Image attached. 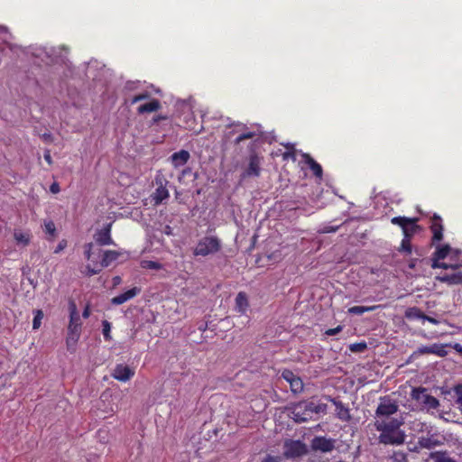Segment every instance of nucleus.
<instances>
[{
	"mask_svg": "<svg viewBox=\"0 0 462 462\" xmlns=\"http://www.w3.org/2000/svg\"><path fill=\"white\" fill-rule=\"evenodd\" d=\"M402 418L375 419L374 426L380 432L378 440L383 445H402L405 441V433L401 430Z\"/></svg>",
	"mask_w": 462,
	"mask_h": 462,
	"instance_id": "obj_1",
	"label": "nucleus"
},
{
	"mask_svg": "<svg viewBox=\"0 0 462 462\" xmlns=\"http://www.w3.org/2000/svg\"><path fill=\"white\" fill-rule=\"evenodd\" d=\"M221 240L213 236H207L201 238L193 250L195 256H208L217 254L221 250Z\"/></svg>",
	"mask_w": 462,
	"mask_h": 462,
	"instance_id": "obj_2",
	"label": "nucleus"
},
{
	"mask_svg": "<svg viewBox=\"0 0 462 462\" xmlns=\"http://www.w3.org/2000/svg\"><path fill=\"white\" fill-rule=\"evenodd\" d=\"M411 397L418 404L427 410L437 409L439 406V402L437 398L430 395L425 387L413 388L411 393Z\"/></svg>",
	"mask_w": 462,
	"mask_h": 462,
	"instance_id": "obj_3",
	"label": "nucleus"
},
{
	"mask_svg": "<svg viewBox=\"0 0 462 462\" xmlns=\"http://www.w3.org/2000/svg\"><path fill=\"white\" fill-rule=\"evenodd\" d=\"M399 406L396 401L389 396L380 398V402L375 410V419L392 418L398 411Z\"/></svg>",
	"mask_w": 462,
	"mask_h": 462,
	"instance_id": "obj_4",
	"label": "nucleus"
},
{
	"mask_svg": "<svg viewBox=\"0 0 462 462\" xmlns=\"http://www.w3.org/2000/svg\"><path fill=\"white\" fill-rule=\"evenodd\" d=\"M248 164L241 174L243 179L245 178H257L261 174V164L263 157L256 152L252 151L248 156Z\"/></svg>",
	"mask_w": 462,
	"mask_h": 462,
	"instance_id": "obj_5",
	"label": "nucleus"
},
{
	"mask_svg": "<svg viewBox=\"0 0 462 462\" xmlns=\"http://www.w3.org/2000/svg\"><path fill=\"white\" fill-rule=\"evenodd\" d=\"M293 419L296 422L308 421L312 418L314 413L313 400L300 402L295 405L293 411Z\"/></svg>",
	"mask_w": 462,
	"mask_h": 462,
	"instance_id": "obj_6",
	"label": "nucleus"
},
{
	"mask_svg": "<svg viewBox=\"0 0 462 462\" xmlns=\"http://www.w3.org/2000/svg\"><path fill=\"white\" fill-rule=\"evenodd\" d=\"M155 183L157 188L154 192L152 194V200L155 206H158L162 203L163 200L167 199L170 197L169 190L167 189V185L169 181L166 178L158 174L155 177Z\"/></svg>",
	"mask_w": 462,
	"mask_h": 462,
	"instance_id": "obj_7",
	"label": "nucleus"
},
{
	"mask_svg": "<svg viewBox=\"0 0 462 462\" xmlns=\"http://www.w3.org/2000/svg\"><path fill=\"white\" fill-rule=\"evenodd\" d=\"M308 449L305 443L300 440H287L284 443V456L287 458H296L307 454Z\"/></svg>",
	"mask_w": 462,
	"mask_h": 462,
	"instance_id": "obj_8",
	"label": "nucleus"
},
{
	"mask_svg": "<svg viewBox=\"0 0 462 462\" xmlns=\"http://www.w3.org/2000/svg\"><path fill=\"white\" fill-rule=\"evenodd\" d=\"M69 322L68 332L80 334L82 323L80 321L79 313L77 305L73 300L69 301Z\"/></svg>",
	"mask_w": 462,
	"mask_h": 462,
	"instance_id": "obj_9",
	"label": "nucleus"
},
{
	"mask_svg": "<svg viewBox=\"0 0 462 462\" xmlns=\"http://www.w3.org/2000/svg\"><path fill=\"white\" fill-rule=\"evenodd\" d=\"M310 447L314 451L330 452L335 448V440L323 436H317L312 439Z\"/></svg>",
	"mask_w": 462,
	"mask_h": 462,
	"instance_id": "obj_10",
	"label": "nucleus"
},
{
	"mask_svg": "<svg viewBox=\"0 0 462 462\" xmlns=\"http://www.w3.org/2000/svg\"><path fill=\"white\" fill-rule=\"evenodd\" d=\"M324 398L335 405L337 417L340 420L345 422L350 421L351 415L349 408L347 406H346L341 401L336 398H332L329 395H326Z\"/></svg>",
	"mask_w": 462,
	"mask_h": 462,
	"instance_id": "obj_11",
	"label": "nucleus"
},
{
	"mask_svg": "<svg viewBox=\"0 0 462 462\" xmlns=\"http://www.w3.org/2000/svg\"><path fill=\"white\" fill-rule=\"evenodd\" d=\"M430 231L432 232V244L440 242L443 239L442 218L438 214H434L430 218Z\"/></svg>",
	"mask_w": 462,
	"mask_h": 462,
	"instance_id": "obj_12",
	"label": "nucleus"
},
{
	"mask_svg": "<svg viewBox=\"0 0 462 462\" xmlns=\"http://www.w3.org/2000/svg\"><path fill=\"white\" fill-rule=\"evenodd\" d=\"M111 228L112 223H108L102 229L96 232L94 239L97 245H110L115 244L111 237Z\"/></svg>",
	"mask_w": 462,
	"mask_h": 462,
	"instance_id": "obj_13",
	"label": "nucleus"
},
{
	"mask_svg": "<svg viewBox=\"0 0 462 462\" xmlns=\"http://www.w3.org/2000/svg\"><path fill=\"white\" fill-rule=\"evenodd\" d=\"M134 375V370L128 365L119 364L116 365L112 376L120 382H127Z\"/></svg>",
	"mask_w": 462,
	"mask_h": 462,
	"instance_id": "obj_14",
	"label": "nucleus"
},
{
	"mask_svg": "<svg viewBox=\"0 0 462 462\" xmlns=\"http://www.w3.org/2000/svg\"><path fill=\"white\" fill-rule=\"evenodd\" d=\"M139 292H140V289H138L137 287H134V288L125 291L124 293H121V294L112 298L111 302L114 305H121V304L126 302L127 300L133 299L134 297H135Z\"/></svg>",
	"mask_w": 462,
	"mask_h": 462,
	"instance_id": "obj_15",
	"label": "nucleus"
},
{
	"mask_svg": "<svg viewBox=\"0 0 462 462\" xmlns=\"http://www.w3.org/2000/svg\"><path fill=\"white\" fill-rule=\"evenodd\" d=\"M190 158L189 152L186 150H180L171 154V161L175 168L185 165Z\"/></svg>",
	"mask_w": 462,
	"mask_h": 462,
	"instance_id": "obj_16",
	"label": "nucleus"
},
{
	"mask_svg": "<svg viewBox=\"0 0 462 462\" xmlns=\"http://www.w3.org/2000/svg\"><path fill=\"white\" fill-rule=\"evenodd\" d=\"M302 158L304 162L310 167L312 171L313 174L319 178L322 179L323 170L319 163H318L309 153H303Z\"/></svg>",
	"mask_w": 462,
	"mask_h": 462,
	"instance_id": "obj_17",
	"label": "nucleus"
},
{
	"mask_svg": "<svg viewBox=\"0 0 462 462\" xmlns=\"http://www.w3.org/2000/svg\"><path fill=\"white\" fill-rule=\"evenodd\" d=\"M442 442L439 440L435 435L421 436L418 439V445L421 448L431 449L437 446H440Z\"/></svg>",
	"mask_w": 462,
	"mask_h": 462,
	"instance_id": "obj_18",
	"label": "nucleus"
},
{
	"mask_svg": "<svg viewBox=\"0 0 462 462\" xmlns=\"http://www.w3.org/2000/svg\"><path fill=\"white\" fill-rule=\"evenodd\" d=\"M249 307L248 298L245 292L240 291L236 297V310L245 314Z\"/></svg>",
	"mask_w": 462,
	"mask_h": 462,
	"instance_id": "obj_19",
	"label": "nucleus"
},
{
	"mask_svg": "<svg viewBox=\"0 0 462 462\" xmlns=\"http://www.w3.org/2000/svg\"><path fill=\"white\" fill-rule=\"evenodd\" d=\"M161 108V103L158 99L153 98L150 102L138 106L137 113L140 115L145 113L156 112Z\"/></svg>",
	"mask_w": 462,
	"mask_h": 462,
	"instance_id": "obj_20",
	"label": "nucleus"
},
{
	"mask_svg": "<svg viewBox=\"0 0 462 462\" xmlns=\"http://www.w3.org/2000/svg\"><path fill=\"white\" fill-rule=\"evenodd\" d=\"M121 254V252L116 250L105 251L100 263L101 267H108L113 262L116 261Z\"/></svg>",
	"mask_w": 462,
	"mask_h": 462,
	"instance_id": "obj_21",
	"label": "nucleus"
},
{
	"mask_svg": "<svg viewBox=\"0 0 462 462\" xmlns=\"http://www.w3.org/2000/svg\"><path fill=\"white\" fill-rule=\"evenodd\" d=\"M419 221L418 217H393L391 219V223L393 225L398 226L402 228V231H404V228H407L411 222Z\"/></svg>",
	"mask_w": 462,
	"mask_h": 462,
	"instance_id": "obj_22",
	"label": "nucleus"
},
{
	"mask_svg": "<svg viewBox=\"0 0 462 462\" xmlns=\"http://www.w3.org/2000/svg\"><path fill=\"white\" fill-rule=\"evenodd\" d=\"M437 280L441 282L448 283V284H461L462 283V273H457L453 274H444L442 276H438Z\"/></svg>",
	"mask_w": 462,
	"mask_h": 462,
	"instance_id": "obj_23",
	"label": "nucleus"
},
{
	"mask_svg": "<svg viewBox=\"0 0 462 462\" xmlns=\"http://www.w3.org/2000/svg\"><path fill=\"white\" fill-rule=\"evenodd\" d=\"M237 125L238 126H242V128L245 129V131L242 132L241 134H239L236 137V139L234 141V143L236 144H239L241 142H243L245 140H247V139H253V138H254L257 135L256 132L248 130L246 128L245 125L238 124Z\"/></svg>",
	"mask_w": 462,
	"mask_h": 462,
	"instance_id": "obj_24",
	"label": "nucleus"
},
{
	"mask_svg": "<svg viewBox=\"0 0 462 462\" xmlns=\"http://www.w3.org/2000/svg\"><path fill=\"white\" fill-rule=\"evenodd\" d=\"M379 306H353L347 310V312L352 315H362L365 312H371L378 309Z\"/></svg>",
	"mask_w": 462,
	"mask_h": 462,
	"instance_id": "obj_25",
	"label": "nucleus"
},
{
	"mask_svg": "<svg viewBox=\"0 0 462 462\" xmlns=\"http://www.w3.org/2000/svg\"><path fill=\"white\" fill-rule=\"evenodd\" d=\"M405 318L410 320L422 319L425 314L418 307H410L405 310Z\"/></svg>",
	"mask_w": 462,
	"mask_h": 462,
	"instance_id": "obj_26",
	"label": "nucleus"
},
{
	"mask_svg": "<svg viewBox=\"0 0 462 462\" xmlns=\"http://www.w3.org/2000/svg\"><path fill=\"white\" fill-rule=\"evenodd\" d=\"M80 334L68 332L66 337L67 349L70 353L75 352L76 345L79 339Z\"/></svg>",
	"mask_w": 462,
	"mask_h": 462,
	"instance_id": "obj_27",
	"label": "nucleus"
},
{
	"mask_svg": "<svg viewBox=\"0 0 462 462\" xmlns=\"http://www.w3.org/2000/svg\"><path fill=\"white\" fill-rule=\"evenodd\" d=\"M450 251L451 247L449 246V245H439L433 253L432 258H436V260H443L448 255Z\"/></svg>",
	"mask_w": 462,
	"mask_h": 462,
	"instance_id": "obj_28",
	"label": "nucleus"
},
{
	"mask_svg": "<svg viewBox=\"0 0 462 462\" xmlns=\"http://www.w3.org/2000/svg\"><path fill=\"white\" fill-rule=\"evenodd\" d=\"M417 223L418 221L411 222L407 228H404L403 238L411 240L414 235L420 231V226Z\"/></svg>",
	"mask_w": 462,
	"mask_h": 462,
	"instance_id": "obj_29",
	"label": "nucleus"
},
{
	"mask_svg": "<svg viewBox=\"0 0 462 462\" xmlns=\"http://www.w3.org/2000/svg\"><path fill=\"white\" fill-rule=\"evenodd\" d=\"M14 238L17 244H22L23 245H28L31 241V236L28 232L23 233L17 230L14 233Z\"/></svg>",
	"mask_w": 462,
	"mask_h": 462,
	"instance_id": "obj_30",
	"label": "nucleus"
},
{
	"mask_svg": "<svg viewBox=\"0 0 462 462\" xmlns=\"http://www.w3.org/2000/svg\"><path fill=\"white\" fill-rule=\"evenodd\" d=\"M430 457L434 460V462H456L452 457L448 456L446 452L431 453Z\"/></svg>",
	"mask_w": 462,
	"mask_h": 462,
	"instance_id": "obj_31",
	"label": "nucleus"
},
{
	"mask_svg": "<svg viewBox=\"0 0 462 462\" xmlns=\"http://www.w3.org/2000/svg\"><path fill=\"white\" fill-rule=\"evenodd\" d=\"M431 260H432L431 267L433 269L441 268V269L448 270V269H457L459 266H462V263L461 264H448L446 263H441L440 260H436V258H431Z\"/></svg>",
	"mask_w": 462,
	"mask_h": 462,
	"instance_id": "obj_32",
	"label": "nucleus"
},
{
	"mask_svg": "<svg viewBox=\"0 0 462 462\" xmlns=\"http://www.w3.org/2000/svg\"><path fill=\"white\" fill-rule=\"evenodd\" d=\"M290 383V387L292 393H300L303 391L304 384L300 377L296 376Z\"/></svg>",
	"mask_w": 462,
	"mask_h": 462,
	"instance_id": "obj_33",
	"label": "nucleus"
},
{
	"mask_svg": "<svg viewBox=\"0 0 462 462\" xmlns=\"http://www.w3.org/2000/svg\"><path fill=\"white\" fill-rule=\"evenodd\" d=\"M447 346L448 345H442V344H432V354L438 356H440V357H444L448 355V351H447Z\"/></svg>",
	"mask_w": 462,
	"mask_h": 462,
	"instance_id": "obj_34",
	"label": "nucleus"
},
{
	"mask_svg": "<svg viewBox=\"0 0 462 462\" xmlns=\"http://www.w3.org/2000/svg\"><path fill=\"white\" fill-rule=\"evenodd\" d=\"M411 251H412L411 240L402 238L400 247H399V252L405 253L406 254H411Z\"/></svg>",
	"mask_w": 462,
	"mask_h": 462,
	"instance_id": "obj_35",
	"label": "nucleus"
},
{
	"mask_svg": "<svg viewBox=\"0 0 462 462\" xmlns=\"http://www.w3.org/2000/svg\"><path fill=\"white\" fill-rule=\"evenodd\" d=\"M390 460L391 462H408L407 454L403 451H394Z\"/></svg>",
	"mask_w": 462,
	"mask_h": 462,
	"instance_id": "obj_36",
	"label": "nucleus"
},
{
	"mask_svg": "<svg viewBox=\"0 0 462 462\" xmlns=\"http://www.w3.org/2000/svg\"><path fill=\"white\" fill-rule=\"evenodd\" d=\"M287 151L282 153V159L284 161L291 160L292 162L296 161V152L293 145H287Z\"/></svg>",
	"mask_w": 462,
	"mask_h": 462,
	"instance_id": "obj_37",
	"label": "nucleus"
},
{
	"mask_svg": "<svg viewBox=\"0 0 462 462\" xmlns=\"http://www.w3.org/2000/svg\"><path fill=\"white\" fill-rule=\"evenodd\" d=\"M43 319V312L42 310H34V317L32 320V328L38 329L42 325V320Z\"/></svg>",
	"mask_w": 462,
	"mask_h": 462,
	"instance_id": "obj_38",
	"label": "nucleus"
},
{
	"mask_svg": "<svg viewBox=\"0 0 462 462\" xmlns=\"http://www.w3.org/2000/svg\"><path fill=\"white\" fill-rule=\"evenodd\" d=\"M44 230L45 233L51 236L52 239L56 235V226L53 221H45L44 222Z\"/></svg>",
	"mask_w": 462,
	"mask_h": 462,
	"instance_id": "obj_39",
	"label": "nucleus"
},
{
	"mask_svg": "<svg viewBox=\"0 0 462 462\" xmlns=\"http://www.w3.org/2000/svg\"><path fill=\"white\" fill-rule=\"evenodd\" d=\"M367 348V345L365 342H357L351 344L349 346L350 351L354 353H362Z\"/></svg>",
	"mask_w": 462,
	"mask_h": 462,
	"instance_id": "obj_40",
	"label": "nucleus"
},
{
	"mask_svg": "<svg viewBox=\"0 0 462 462\" xmlns=\"http://www.w3.org/2000/svg\"><path fill=\"white\" fill-rule=\"evenodd\" d=\"M313 409H314L315 414H320V413L325 414V413H327V411H328V405L326 403H323L320 402H315L313 401Z\"/></svg>",
	"mask_w": 462,
	"mask_h": 462,
	"instance_id": "obj_41",
	"label": "nucleus"
},
{
	"mask_svg": "<svg viewBox=\"0 0 462 462\" xmlns=\"http://www.w3.org/2000/svg\"><path fill=\"white\" fill-rule=\"evenodd\" d=\"M150 97H151L150 93L145 91V92H143V93L134 96L132 97V99L130 100V103H131V105H134L139 101L146 100V99L150 98Z\"/></svg>",
	"mask_w": 462,
	"mask_h": 462,
	"instance_id": "obj_42",
	"label": "nucleus"
},
{
	"mask_svg": "<svg viewBox=\"0 0 462 462\" xmlns=\"http://www.w3.org/2000/svg\"><path fill=\"white\" fill-rule=\"evenodd\" d=\"M102 327H103V336H104L105 339L110 340L111 339V336H110L111 324H110V322H108L107 320H104L102 322Z\"/></svg>",
	"mask_w": 462,
	"mask_h": 462,
	"instance_id": "obj_43",
	"label": "nucleus"
},
{
	"mask_svg": "<svg viewBox=\"0 0 462 462\" xmlns=\"http://www.w3.org/2000/svg\"><path fill=\"white\" fill-rule=\"evenodd\" d=\"M143 268L151 269V270H160L162 269V264L155 261H145L143 265Z\"/></svg>",
	"mask_w": 462,
	"mask_h": 462,
	"instance_id": "obj_44",
	"label": "nucleus"
},
{
	"mask_svg": "<svg viewBox=\"0 0 462 462\" xmlns=\"http://www.w3.org/2000/svg\"><path fill=\"white\" fill-rule=\"evenodd\" d=\"M297 375L289 369H284L282 372V377L287 381L288 383H291Z\"/></svg>",
	"mask_w": 462,
	"mask_h": 462,
	"instance_id": "obj_45",
	"label": "nucleus"
},
{
	"mask_svg": "<svg viewBox=\"0 0 462 462\" xmlns=\"http://www.w3.org/2000/svg\"><path fill=\"white\" fill-rule=\"evenodd\" d=\"M93 246V243H88L84 245V254L88 260H90L91 258Z\"/></svg>",
	"mask_w": 462,
	"mask_h": 462,
	"instance_id": "obj_46",
	"label": "nucleus"
},
{
	"mask_svg": "<svg viewBox=\"0 0 462 462\" xmlns=\"http://www.w3.org/2000/svg\"><path fill=\"white\" fill-rule=\"evenodd\" d=\"M343 330V326L338 325L334 328H328L325 331L326 336H335Z\"/></svg>",
	"mask_w": 462,
	"mask_h": 462,
	"instance_id": "obj_47",
	"label": "nucleus"
},
{
	"mask_svg": "<svg viewBox=\"0 0 462 462\" xmlns=\"http://www.w3.org/2000/svg\"><path fill=\"white\" fill-rule=\"evenodd\" d=\"M416 353L420 355L432 354V345L430 346H422L418 348Z\"/></svg>",
	"mask_w": 462,
	"mask_h": 462,
	"instance_id": "obj_48",
	"label": "nucleus"
},
{
	"mask_svg": "<svg viewBox=\"0 0 462 462\" xmlns=\"http://www.w3.org/2000/svg\"><path fill=\"white\" fill-rule=\"evenodd\" d=\"M455 393L457 394V402L462 406V385H457L455 387Z\"/></svg>",
	"mask_w": 462,
	"mask_h": 462,
	"instance_id": "obj_49",
	"label": "nucleus"
},
{
	"mask_svg": "<svg viewBox=\"0 0 462 462\" xmlns=\"http://www.w3.org/2000/svg\"><path fill=\"white\" fill-rule=\"evenodd\" d=\"M102 268H103V267H101V266H100V267H99V268H97V269H94V268H92L90 265H88V266H87V271H88L87 274H88V276H92V275L97 274V273H99L101 272Z\"/></svg>",
	"mask_w": 462,
	"mask_h": 462,
	"instance_id": "obj_50",
	"label": "nucleus"
},
{
	"mask_svg": "<svg viewBox=\"0 0 462 462\" xmlns=\"http://www.w3.org/2000/svg\"><path fill=\"white\" fill-rule=\"evenodd\" d=\"M67 246V241L65 239H62L61 241H60V243L58 244L57 247L55 248L54 250V254H59L60 252H61L65 247Z\"/></svg>",
	"mask_w": 462,
	"mask_h": 462,
	"instance_id": "obj_51",
	"label": "nucleus"
},
{
	"mask_svg": "<svg viewBox=\"0 0 462 462\" xmlns=\"http://www.w3.org/2000/svg\"><path fill=\"white\" fill-rule=\"evenodd\" d=\"M50 191L53 194H57L60 191V185L58 182H53L51 186H50Z\"/></svg>",
	"mask_w": 462,
	"mask_h": 462,
	"instance_id": "obj_52",
	"label": "nucleus"
},
{
	"mask_svg": "<svg viewBox=\"0 0 462 462\" xmlns=\"http://www.w3.org/2000/svg\"><path fill=\"white\" fill-rule=\"evenodd\" d=\"M43 157L49 165L52 164L53 162H52V158H51L50 150H45Z\"/></svg>",
	"mask_w": 462,
	"mask_h": 462,
	"instance_id": "obj_53",
	"label": "nucleus"
},
{
	"mask_svg": "<svg viewBox=\"0 0 462 462\" xmlns=\"http://www.w3.org/2000/svg\"><path fill=\"white\" fill-rule=\"evenodd\" d=\"M89 316H90V306H89V304H87L82 312V317L84 319H88Z\"/></svg>",
	"mask_w": 462,
	"mask_h": 462,
	"instance_id": "obj_54",
	"label": "nucleus"
},
{
	"mask_svg": "<svg viewBox=\"0 0 462 462\" xmlns=\"http://www.w3.org/2000/svg\"><path fill=\"white\" fill-rule=\"evenodd\" d=\"M422 319H426L428 320L429 322L432 323V324H437L438 323V320L432 317H429L427 315H425V317L422 318Z\"/></svg>",
	"mask_w": 462,
	"mask_h": 462,
	"instance_id": "obj_55",
	"label": "nucleus"
},
{
	"mask_svg": "<svg viewBox=\"0 0 462 462\" xmlns=\"http://www.w3.org/2000/svg\"><path fill=\"white\" fill-rule=\"evenodd\" d=\"M166 119H168V117L166 116L159 115L157 116L153 117V122L157 123L159 121L166 120Z\"/></svg>",
	"mask_w": 462,
	"mask_h": 462,
	"instance_id": "obj_56",
	"label": "nucleus"
},
{
	"mask_svg": "<svg viewBox=\"0 0 462 462\" xmlns=\"http://www.w3.org/2000/svg\"><path fill=\"white\" fill-rule=\"evenodd\" d=\"M263 462H278L276 457H272V456H268L267 457H265Z\"/></svg>",
	"mask_w": 462,
	"mask_h": 462,
	"instance_id": "obj_57",
	"label": "nucleus"
},
{
	"mask_svg": "<svg viewBox=\"0 0 462 462\" xmlns=\"http://www.w3.org/2000/svg\"><path fill=\"white\" fill-rule=\"evenodd\" d=\"M454 349H456L458 352H462V346L458 343L454 345Z\"/></svg>",
	"mask_w": 462,
	"mask_h": 462,
	"instance_id": "obj_58",
	"label": "nucleus"
},
{
	"mask_svg": "<svg viewBox=\"0 0 462 462\" xmlns=\"http://www.w3.org/2000/svg\"><path fill=\"white\" fill-rule=\"evenodd\" d=\"M114 284L116 285V284H119L120 282H121V278L119 276H116L114 277Z\"/></svg>",
	"mask_w": 462,
	"mask_h": 462,
	"instance_id": "obj_59",
	"label": "nucleus"
}]
</instances>
